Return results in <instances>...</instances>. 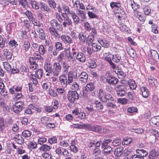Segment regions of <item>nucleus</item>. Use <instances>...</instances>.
Returning <instances> with one entry per match:
<instances>
[{
	"instance_id": "12",
	"label": "nucleus",
	"mask_w": 159,
	"mask_h": 159,
	"mask_svg": "<svg viewBox=\"0 0 159 159\" xmlns=\"http://www.w3.org/2000/svg\"><path fill=\"white\" fill-rule=\"evenodd\" d=\"M123 148L121 146L118 147L115 150L114 154L116 158H118L122 156L123 152Z\"/></svg>"
},
{
	"instance_id": "47",
	"label": "nucleus",
	"mask_w": 159,
	"mask_h": 159,
	"mask_svg": "<svg viewBox=\"0 0 159 159\" xmlns=\"http://www.w3.org/2000/svg\"><path fill=\"white\" fill-rule=\"evenodd\" d=\"M89 126L90 124L82 123L81 124H80V129H83L89 130Z\"/></svg>"
},
{
	"instance_id": "4",
	"label": "nucleus",
	"mask_w": 159,
	"mask_h": 159,
	"mask_svg": "<svg viewBox=\"0 0 159 159\" xmlns=\"http://www.w3.org/2000/svg\"><path fill=\"white\" fill-rule=\"evenodd\" d=\"M84 91L90 92L92 96L95 95V86L94 83L90 82L87 84L84 88Z\"/></svg>"
},
{
	"instance_id": "64",
	"label": "nucleus",
	"mask_w": 159,
	"mask_h": 159,
	"mask_svg": "<svg viewBox=\"0 0 159 159\" xmlns=\"http://www.w3.org/2000/svg\"><path fill=\"white\" fill-rule=\"evenodd\" d=\"M49 119H50L49 117L44 116L41 117L40 120L42 124H46L47 123V122L48 121Z\"/></svg>"
},
{
	"instance_id": "61",
	"label": "nucleus",
	"mask_w": 159,
	"mask_h": 159,
	"mask_svg": "<svg viewBox=\"0 0 159 159\" xmlns=\"http://www.w3.org/2000/svg\"><path fill=\"white\" fill-rule=\"evenodd\" d=\"M74 74L72 71H70L68 73V80L71 83L73 82Z\"/></svg>"
},
{
	"instance_id": "6",
	"label": "nucleus",
	"mask_w": 159,
	"mask_h": 159,
	"mask_svg": "<svg viewBox=\"0 0 159 159\" xmlns=\"http://www.w3.org/2000/svg\"><path fill=\"white\" fill-rule=\"evenodd\" d=\"M115 89L116 94L118 97H124L126 94L125 92L126 88L123 85H117Z\"/></svg>"
},
{
	"instance_id": "3",
	"label": "nucleus",
	"mask_w": 159,
	"mask_h": 159,
	"mask_svg": "<svg viewBox=\"0 0 159 159\" xmlns=\"http://www.w3.org/2000/svg\"><path fill=\"white\" fill-rule=\"evenodd\" d=\"M67 98L71 103H74L79 99V96L76 91H69L67 94Z\"/></svg>"
},
{
	"instance_id": "22",
	"label": "nucleus",
	"mask_w": 159,
	"mask_h": 159,
	"mask_svg": "<svg viewBox=\"0 0 159 159\" xmlns=\"http://www.w3.org/2000/svg\"><path fill=\"white\" fill-rule=\"evenodd\" d=\"M91 46L94 52H98L101 50V46L96 43H91Z\"/></svg>"
},
{
	"instance_id": "56",
	"label": "nucleus",
	"mask_w": 159,
	"mask_h": 159,
	"mask_svg": "<svg viewBox=\"0 0 159 159\" xmlns=\"http://www.w3.org/2000/svg\"><path fill=\"white\" fill-rule=\"evenodd\" d=\"M39 53L41 55H43L46 52L43 46L42 45H40L39 47Z\"/></svg>"
},
{
	"instance_id": "40",
	"label": "nucleus",
	"mask_w": 159,
	"mask_h": 159,
	"mask_svg": "<svg viewBox=\"0 0 159 159\" xmlns=\"http://www.w3.org/2000/svg\"><path fill=\"white\" fill-rule=\"evenodd\" d=\"M55 47L57 51H59L63 49V47L62 43L60 42H57L55 43Z\"/></svg>"
},
{
	"instance_id": "8",
	"label": "nucleus",
	"mask_w": 159,
	"mask_h": 159,
	"mask_svg": "<svg viewBox=\"0 0 159 159\" xmlns=\"http://www.w3.org/2000/svg\"><path fill=\"white\" fill-rule=\"evenodd\" d=\"M61 70V67L60 63L55 62L53 64L52 69V73L55 76H57Z\"/></svg>"
},
{
	"instance_id": "25",
	"label": "nucleus",
	"mask_w": 159,
	"mask_h": 159,
	"mask_svg": "<svg viewBox=\"0 0 159 159\" xmlns=\"http://www.w3.org/2000/svg\"><path fill=\"white\" fill-rule=\"evenodd\" d=\"M78 14L79 16L81 17L80 21H85L86 20L87 18L85 16L86 12L85 11L79 10Z\"/></svg>"
},
{
	"instance_id": "43",
	"label": "nucleus",
	"mask_w": 159,
	"mask_h": 159,
	"mask_svg": "<svg viewBox=\"0 0 159 159\" xmlns=\"http://www.w3.org/2000/svg\"><path fill=\"white\" fill-rule=\"evenodd\" d=\"M39 149L40 150H42L44 152H46L49 151L51 149V147L47 144L43 145Z\"/></svg>"
},
{
	"instance_id": "52",
	"label": "nucleus",
	"mask_w": 159,
	"mask_h": 159,
	"mask_svg": "<svg viewBox=\"0 0 159 159\" xmlns=\"http://www.w3.org/2000/svg\"><path fill=\"white\" fill-rule=\"evenodd\" d=\"M98 42L103 47H107L109 46V44L107 41L106 40H98Z\"/></svg>"
},
{
	"instance_id": "58",
	"label": "nucleus",
	"mask_w": 159,
	"mask_h": 159,
	"mask_svg": "<svg viewBox=\"0 0 159 159\" xmlns=\"http://www.w3.org/2000/svg\"><path fill=\"white\" fill-rule=\"evenodd\" d=\"M112 55H113L110 52L108 53V55L105 57V60L108 63H109L112 61Z\"/></svg>"
},
{
	"instance_id": "54",
	"label": "nucleus",
	"mask_w": 159,
	"mask_h": 159,
	"mask_svg": "<svg viewBox=\"0 0 159 159\" xmlns=\"http://www.w3.org/2000/svg\"><path fill=\"white\" fill-rule=\"evenodd\" d=\"M14 23L11 22L8 24L6 27V30L8 33H10L11 30L14 28V26L13 25Z\"/></svg>"
},
{
	"instance_id": "39",
	"label": "nucleus",
	"mask_w": 159,
	"mask_h": 159,
	"mask_svg": "<svg viewBox=\"0 0 159 159\" xmlns=\"http://www.w3.org/2000/svg\"><path fill=\"white\" fill-rule=\"evenodd\" d=\"M23 136L25 138H28L30 137L32 133L31 131L28 130H25L22 133Z\"/></svg>"
},
{
	"instance_id": "18",
	"label": "nucleus",
	"mask_w": 159,
	"mask_h": 159,
	"mask_svg": "<svg viewBox=\"0 0 159 159\" xmlns=\"http://www.w3.org/2000/svg\"><path fill=\"white\" fill-rule=\"evenodd\" d=\"M140 90L143 98H147L148 97L149 94V92L146 87L142 86L140 88Z\"/></svg>"
},
{
	"instance_id": "17",
	"label": "nucleus",
	"mask_w": 159,
	"mask_h": 159,
	"mask_svg": "<svg viewBox=\"0 0 159 159\" xmlns=\"http://www.w3.org/2000/svg\"><path fill=\"white\" fill-rule=\"evenodd\" d=\"M159 155V153L155 149L152 150L150 152L148 156L149 159H156L157 157Z\"/></svg>"
},
{
	"instance_id": "45",
	"label": "nucleus",
	"mask_w": 159,
	"mask_h": 159,
	"mask_svg": "<svg viewBox=\"0 0 159 159\" xmlns=\"http://www.w3.org/2000/svg\"><path fill=\"white\" fill-rule=\"evenodd\" d=\"M37 144L35 142H30L28 144V148L32 150L37 147Z\"/></svg>"
},
{
	"instance_id": "34",
	"label": "nucleus",
	"mask_w": 159,
	"mask_h": 159,
	"mask_svg": "<svg viewBox=\"0 0 159 159\" xmlns=\"http://www.w3.org/2000/svg\"><path fill=\"white\" fill-rule=\"evenodd\" d=\"M30 3L33 9L36 10L39 8V2H37L34 0H31Z\"/></svg>"
},
{
	"instance_id": "1",
	"label": "nucleus",
	"mask_w": 159,
	"mask_h": 159,
	"mask_svg": "<svg viewBox=\"0 0 159 159\" xmlns=\"http://www.w3.org/2000/svg\"><path fill=\"white\" fill-rule=\"evenodd\" d=\"M112 72L107 71L105 74L106 82L111 85H115L117 84L118 80L113 75Z\"/></svg>"
},
{
	"instance_id": "62",
	"label": "nucleus",
	"mask_w": 159,
	"mask_h": 159,
	"mask_svg": "<svg viewBox=\"0 0 159 159\" xmlns=\"http://www.w3.org/2000/svg\"><path fill=\"white\" fill-rule=\"evenodd\" d=\"M86 109L87 110V113L88 114H90L91 113L93 114L96 111L95 110L93 109V107H87Z\"/></svg>"
},
{
	"instance_id": "53",
	"label": "nucleus",
	"mask_w": 159,
	"mask_h": 159,
	"mask_svg": "<svg viewBox=\"0 0 159 159\" xmlns=\"http://www.w3.org/2000/svg\"><path fill=\"white\" fill-rule=\"evenodd\" d=\"M148 79L150 84L152 86L155 85V82L156 81V80L153 77L150 76L148 78Z\"/></svg>"
},
{
	"instance_id": "59",
	"label": "nucleus",
	"mask_w": 159,
	"mask_h": 159,
	"mask_svg": "<svg viewBox=\"0 0 159 159\" xmlns=\"http://www.w3.org/2000/svg\"><path fill=\"white\" fill-rule=\"evenodd\" d=\"M127 111L130 113L136 112L138 111L137 108L134 107H129L127 108Z\"/></svg>"
},
{
	"instance_id": "19",
	"label": "nucleus",
	"mask_w": 159,
	"mask_h": 159,
	"mask_svg": "<svg viewBox=\"0 0 159 159\" xmlns=\"http://www.w3.org/2000/svg\"><path fill=\"white\" fill-rule=\"evenodd\" d=\"M71 145L70 146V151L74 153H75L78 151V148L75 146V141L73 140L71 141Z\"/></svg>"
},
{
	"instance_id": "7",
	"label": "nucleus",
	"mask_w": 159,
	"mask_h": 159,
	"mask_svg": "<svg viewBox=\"0 0 159 159\" xmlns=\"http://www.w3.org/2000/svg\"><path fill=\"white\" fill-rule=\"evenodd\" d=\"M73 54L74 56L75 55V58L79 61L82 62L85 61L86 58L85 55L84 53L81 52H78L75 51L73 52Z\"/></svg>"
},
{
	"instance_id": "55",
	"label": "nucleus",
	"mask_w": 159,
	"mask_h": 159,
	"mask_svg": "<svg viewBox=\"0 0 159 159\" xmlns=\"http://www.w3.org/2000/svg\"><path fill=\"white\" fill-rule=\"evenodd\" d=\"M29 62L31 66L34 65L38 66V64L36 63V61L34 57H30L29 58Z\"/></svg>"
},
{
	"instance_id": "50",
	"label": "nucleus",
	"mask_w": 159,
	"mask_h": 159,
	"mask_svg": "<svg viewBox=\"0 0 159 159\" xmlns=\"http://www.w3.org/2000/svg\"><path fill=\"white\" fill-rule=\"evenodd\" d=\"M84 27L85 30L88 32L90 31L93 28L88 22L84 23Z\"/></svg>"
},
{
	"instance_id": "10",
	"label": "nucleus",
	"mask_w": 159,
	"mask_h": 159,
	"mask_svg": "<svg viewBox=\"0 0 159 159\" xmlns=\"http://www.w3.org/2000/svg\"><path fill=\"white\" fill-rule=\"evenodd\" d=\"M103 149V154L105 156L110 157L112 154L113 148L110 146L101 147Z\"/></svg>"
},
{
	"instance_id": "46",
	"label": "nucleus",
	"mask_w": 159,
	"mask_h": 159,
	"mask_svg": "<svg viewBox=\"0 0 159 159\" xmlns=\"http://www.w3.org/2000/svg\"><path fill=\"white\" fill-rule=\"evenodd\" d=\"M120 10V12L118 16V19L121 18H122L123 19H125L126 17V14L125 11L124 10L123 8L122 10Z\"/></svg>"
},
{
	"instance_id": "30",
	"label": "nucleus",
	"mask_w": 159,
	"mask_h": 159,
	"mask_svg": "<svg viewBox=\"0 0 159 159\" xmlns=\"http://www.w3.org/2000/svg\"><path fill=\"white\" fill-rule=\"evenodd\" d=\"M50 23L52 26V27H53L54 28L56 27L57 30H59L61 27V25L59 24L57 21L55 19L51 20L50 21Z\"/></svg>"
},
{
	"instance_id": "57",
	"label": "nucleus",
	"mask_w": 159,
	"mask_h": 159,
	"mask_svg": "<svg viewBox=\"0 0 159 159\" xmlns=\"http://www.w3.org/2000/svg\"><path fill=\"white\" fill-rule=\"evenodd\" d=\"M117 100L118 102L123 105L126 104L128 101V99L125 98H119L117 99Z\"/></svg>"
},
{
	"instance_id": "23",
	"label": "nucleus",
	"mask_w": 159,
	"mask_h": 159,
	"mask_svg": "<svg viewBox=\"0 0 159 159\" xmlns=\"http://www.w3.org/2000/svg\"><path fill=\"white\" fill-rule=\"evenodd\" d=\"M3 52L4 56L6 57L7 59L8 60H11V59L12 54L8 49H4Z\"/></svg>"
},
{
	"instance_id": "42",
	"label": "nucleus",
	"mask_w": 159,
	"mask_h": 159,
	"mask_svg": "<svg viewBox=\"0 0 159 159\" xmlns=\"http://www.w3.org/2000/svg\"><path fill=\"white\" fill-rule=\"evenodd\" d=\"M121 59V57L118 54L112 55V60L118 63L119 62Z\"/></svg>"
},
{
	"instance_id": "31",
	"label": "nucleus",
	"mask_w": 159,
	"mask_h": 159,
	"mask_svg": "<svg viewBox=\"0 0 159 159\" xmlns=\"http://www.w3.org/2000/svg\"><path fill=\"white\" fill-rule=\"evenodd\" d=\"M136 153L139 154V155L142 156L144 157H146L148 154V152L145 150L142 149H137L136 150Z\"/></svg>"
},
{
	"instance_id": "24",
	"label": "nucleus",
	"mask_w": 159,
	"mask_h": 159,
	"mask_svg": "<svg viewBox=\"0 0 159 159\" xmlns=\"http://www.w3.org/2000/svg\"><path fill=\"white\" fill-rule=\"evenodd\" d=\"M94 104L95 105V107L97 110H102L104 108L103 104L102 102L99 101L98 100L96 101Z\"/></svg>"
},
{
	"instance_id": "32",
	"label": "nucleus",
	"mask_w": 159,
	"mask_h": 159,
	"mask_svg": "<svg viewBox=\"0 0 159 159\" xmlns=\"http://www.w3.org/2000/svg\"><path fill=\"white\" fill-rule=\"evenodd\" d=\"M158 117L155 116L152 118L150 120V123H151L152 125H156L157 126H159V120L157 118Z\"/></svg>"
},
{
	"instance_id": "35",
	"label": "nucleus",
	"mask_w": 159,
	"mask_h": 159,
	"mask_svg": "<svg viewBox=\"0 0 159 159\" xmlns=\"http://www.w3.org/2000/svg\"><path fill=\"white\" fill-rule=\"evenodd\" d=\"M5 127V123L4 121V119L3 118H0V131L2 133H3L4 129Z\"/></svg>"
},
{
	"instance_id": "13",
	"label": "nucleus",
	"mask_w": 159,
	"mask_h": 159,
	"mask_svg": "<svg viewBox=\"0 0 159 159\" xmlns=\"http://www.w3.org/2000/svg\"><path fill=\"white\" fill-rule=\"evenodd\" d=\"M78 79L84 83L87 82L88 78V74L85 72H83L80 74H79Z\"/></svg>"
},
{
	"instance_id": "15",
	"label": "nucleus",
	"mask_w": 159,
	"mask_h": 159,
	"mask_svg": "<svg viewBox=\"0 0 159 159\" xmlns=\"http://www.w3.org/2000/svg\"><path fill=\"white\" fill-rule=\"evenodd\" d=\"M21 44L22 45V47L24 48V50L25 52L28 51L30 47V44L28 41H26L23 40L21 41Z\"/></svg>"
},
{
	"instance_id": "36",
	"label": "nucleus",
	"mask_w": 159,
	"mask_h": 159,
	"mask_svg": "<svg viewBox=\"0 0 159 159\" xmlns=\"http://www.w3.org/2000/svg\"><path fill=\"white\" fill-rule=\"evenodd\" d=\"M106 93L103 90L100 89L99 90V93L98 94V97L102 101Z\"/></svg>"
},
{
	"instance_id": "28",
	"label": "nucleus",
	"mask_w": 159,
	"mask_h": 159,
	"mask_svg": "<svg viewBox=\"0 0 159 159\" xmlns=\"http://www.w3.org/2000/svg\"><path fill=\"white\" fill-rule=\"evenodd\" d=\"M68 49L66 48L64 49V51L61 52L60 54L58 55L57 57V60L59 62H61L64 56V52H65L66 55H67L68 54L67 51Z\"/></svg>"
},
{
	"instance_id": "33",
	"label": "nucleus",
	"mask_w": 159,
	"mask_h": 159,
	"mask_svg": "<svg viewBox=\"0 0 159 159\" xmlns=\"http://www.w3.org/2000/svg\"><path fill=\"white\" fill-rule=\"evenodd\" d=\"M133 139L131 138L125 137L122 141L123 145H128L130 144L132 142Z\"/></svg>"
},
{
	"instance_id": "2",
	"label": "nucleus",
	"mask_w": 159,
	"mask_h": 159,
	"mask_svg": "<svg viewBox=\"0 0 159 159\" xmlns=\"http://www.w3.org/2000/svg\"><path fill=\"white\" fill-rule=\"evenodd\" d=\"M89 131H92L101 134H103L106 133L107 130L105 127L102 126L97 124H95L93 125L90 124Z\"/></svg>"
},
{
	"instance_id": "21",
	"label": "nucleus",
	"mask_w": 159,
	"mask_h": 159,
	"mask_svg": "<svg viewBox=\"0 0 159 159\" xmlns=\"http://www.w3.org/2000/svg\"><path fill=\"white\" fill-rule=\"evenodd\" d=\"M114 100V98L112 97L111 94L108 93H106L103 99L102 100V102L104 103H106L107 101H112Z\"/></svg>"
},
{
	"instance_id": "51",
	"label": "nucleus",
	"mask_w": 159,
	"mask_h": 159,
	"mask_svg": "<svg viewBox=\"0 0 159 159\" xmlns=\"http://www.w3.org/2000/svg\"><path fill=\"white\" fill-rule=\"evenodd\" d=\"M110 6L112 9L114 8L115 7H116V8L119 7L121 6V3L120 2H112L110 3Z\"/></svg>"
},
{
	"instance_id": "63",
	"label": "nucleus",
	"mask_w": 159,
	"mask_h": 159,
	"mask_svg": "<svg viewBox=\"0 0 159 159\" xmlns=\"http://www.w3.org/2000/svg\"><path fill=\"white\" fill-rule=\"evenodd\" d=\"M42 156L45 159H51L52 155L49 152H45L42 154Z\"/></svg>"
},
{
	"instance_id": "27",
	"label": "nucleus",
	"mask_w": 159,
	"mask_h": 159,
	"mask_svg": "<svg viewBox=\"0 0 159 159\" xmlns=\"http://www.w3.org/2000/svg\"><path fill=\"white\" fill-rule=\"evenodd\" d=\"M150 52L152 57L154 61H157V59L159 60V55L156 51L152 50L150 51Z\"/></svg>"
},
{
	"instance_id": "29",
	"label": "nucleus",
	"mask_w": 159,
	"mask_h": 159,
	"mask_svg": "<svg viewBox=\"0 0 159 159\" xmlns=\"http://www.w3.org/2000/svg\"><path fill=\"white\" fill-rule=\"evenodd\" d=\"M44 68L46 71L49 73H51L52 72L53 68H52V65L50 63H47L45 64Z\"/></svg>"
},
{
	"instance_id": "14",
	"label": "nucleus",
	"mask_w": 159,
	"mask_h": 159,
	"mask_svg": "<svg viewBox=\"0 0 159 159\" xmlns=\"http://www.w3.org/2000/svg\"><path fill=\"white\" fill-rule=\"evenodd\" d=\"M39 8L43 12L46 11L49 13L51 11V9L49 8L47 4L43 2L40 3Z\"/></svg>"
},
{
	"instance_id": "49",
	"label": "nucleus",
	"mask_w": 159,
	"mask_h": 159,
	"mask_svg": "<svg viewBox=\"0 0 159 159\" xmlns=\"http://www.w3.org/2000/svg\"><path fill=\"white\" fill-rule=\"evenodd\" d=\"M50 7L53 9L56 7V4L54 0H47Z\"/></svg>"
},
{
	"instance_id": "44",
	"label": "nucleus",
	"mask_w": 159,
	"mask_h": 159,
	"mask_svg": "<svg viewBox=\"0 0 159 159\" xmlns=\"http://www.w3.org/2000/svg\"><path fill=\"white\" fill-rule=\"evenodd\" d=\"M121 142V139L120 138L117 137L114 140L112 143L114 146H117L120 144Z\"/></svg>"
},
{
	"instance_id": "48",
	"label": "nucleus",
	"mask_w": 159,
	"mask_h": 159,
	"mask_svg": "<svg viewBox=\"0 0 159 159\" xmlns=\"http://www.w3.org/2000/svg\"><path fill=\"white\" fill-rule=\"evenodd\" d=\"M43 70L41 69H38L35 73V75L38 78L40 79L43 76Z\"/></svg>"
},
{
	"instance_id": "5",
	"label": "nucleus",
	"mask_w": 159,
	"mask_h": 159,
	"mask_svg": "<svg viewBox=\"0 0 159 159\" xmlns=\"http://www.w3.org/2000/svg\"><path fill=\"white\" fill-rule=\"evenodd\" d=\"M24 107V103L21 101L16 102L12 106L13 111L16 113H19Z\"/></svg>"
},
{
	"instance_id": "60",
	"label": "nucleus",
	"mask_w": 159,
	"mask_h": 159,
	"mask_svg": "<svg viewBox=\"0 0 159 159\" xmlns=\"http://www.w3.org/2000/svg\"><path fill=\"white\" fill-rule=\"evenodd\" d=\"M8 44L12 47L16 48L18 46L17 42L15 40H10Z\"/></svg>"
},
{
	"instance_id": "20",
	"label": "nucleus",
	"mask_w": 159,
	"mask_h": 159,
	"mask_svg": "<svg viewBox=\"0 0 159 159\" xmlns=\"http://www.w3.org/2000/svg\"><path fill=\"white\" fill-rule=\"evenodd\" d=\"M78 33V37L80 42L83 43H84L87 39L86 35L82 32Z\"/></svg>"
},
{
	"instance_id": "26",
	"label": "nucleus",
	"mask_w": 159,
	"mask_h": 159,
	"mask_svg": "<svg viewBox=\"0 0 159 159\" xmlns=\"http://www.w3.org/2000/svg\"><path fill=\"white\" fill-rule=\"evenodd\" d=\"M37 32L39 33V38L42 40L45 39L46 36L44 31L41 28H39L37 30Z\"/></svg>"
},
{
	"instance_id": "11",
	"label": "nucleus",
	"mask_w": 159,
	"mask_h": 159,
	"mask_svg": "<svg viewBox=\"0 0 159 159\" xmlns=\"http://www.w3.org/2000/svg\"><path fill=\"white\" fill-rule=\"evenodd\" d=\"M72 113L74 115L77 116L76 117L80 119H85V114L84 112H80L79 109H76L74 110Z\"/></svg>"
},
{
	"instance_id": "38",
	"label": "nucleus",
	"mask_w": 159,
	"mask_h": 159,
	"mask_svg": "<svg viewBox=\"0 0 159 159\" xmlns=\"http://www.w3.org/2000/svg\"><path fill=\"white\" fill-rule=\"evenodd\" d=\"M64 20L65 22H64L63 23V25L64 27H66L67 26V25H72V22L71 20L69 19L68 17L66 18Z\"/></svg>"
},
{
	"instance_id": "9",
	"label": "nucleus",
	"mask_w": 159,
	"mask_h": 159,
	"mask_svg": "<svg viewBox=\"0 0 159 159\" xmlns=\"http://www.w3.org/2000/svg\"><path fill=\"white\" fill-rule=\"evenodd\" d=\"M60 82L61 85L63 87H66L68 84H70L71 83L67 79V77L65 75H61L59 77Z\"/></svg>"
},
{
	"instance_id": "37",
	"label": "nucleus",
	"mask_w": 159,
	"mask_h": 159,
	"mask_svg": "<svg viewBox=\"0 0 159 159\" xmlns=\"http://www.w3.org/2000/svg\"><path fill=\"white\" fill-rule=\"evenodd\" d=\"M116 73L118 75V78L120 79H124L126 76L125 73L121 70L120 69H118Z\"/></svg>"
},
{
	"instance_id": "16",
	"label": "nucleus",
	"mask_w": 159,
	"mask_h": 159,
	"mask_svg": "<svg viewBox=\"0 0 159 159\" xmlns=\"http://www.w3.org/2000/svg\"><path fill=\"white\" fill-rule=\"evenodd\" d=\"M61 38L63 41L69 44H71L73 43L72 39L66 34L62 35L61 36Z\"/></svg>"
},
{
	"instance_id": "41",
	"label": "nucleus",
	"mask_w": 159,
	"mask_h": 159,
	"mask_svg": "<svg viewBox=\"0 0 159 159\" xmlns=\"http://www.w3.org/2000/svg\"><path fill=\"white\" fill-rule=\"evenodd\" d=\"M112 141V140L110 139H104L102 143L101 147L110 146H108V145Z\"/></svg>"
}]
</instances>
